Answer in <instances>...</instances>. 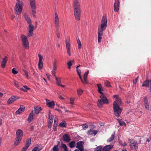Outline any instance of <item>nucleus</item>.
<instances>
[{"label": "nucleus", "instance_id": "obj_1", "mask_svg": "<svg viewBox=\"0 0 151 151\" xmlns=\"http://www.w3.org/2000/svg\"><path fill=\"white\" fill-rule=\"evenodd\" d=\"M107 20L105 17H103L101 21V26H98V42H101L103 35V32L106 29L107 27Z\"/></svg>", "mask_w": 151, "mask_h": 151}, {"label": "nucleus", "instance_id": "obj_2", "mask_svg": "<svg viewBox=\"0 0 151 151\" xmlns=\"http://www.w3.org/2000/svg\"><path fill=\"white\" fill-rule=\"evenodd\" d=\"M120 99L116 100L113 105L114 114L116 117H119L122 110V108L119 106V104L121 103Z\"/></svg>", "mask_w": 151, "mask_h": 151}, {"label": "nucleus", "instance_id": "obj_3", "mask_svg": "<svg viewBox=\"0 0 151 151\" xmlns=\"http://www.w3.org/2000/svg\"><path fill=\"white\" fill-rule=\"evenodd\" d=\"M100 99H99L97 102V106L99 107H102L104 104H108L109 101L106 97L104 95H101L100 96Z\"/></svg>", "mask_w": 151, "mask_h": 151}, {"label": "nucleus", "instance_id": "obj_4", "mask_svg": "<svg viewBox=\"0 0 151 151\" xmlns=\"http://www.w3.org/2000/svg\"><path fill=\"white\" fill-rule=\"evenodd\" d=\"M23 5V2L17 3L14 9L16 15H19L21 13L22 11V6Z\"/></svg>", "mask_w": 151, "mask_h": 151}, {"label": "nucleus", "instance_id": "obj_5", "mask_svg": "<svg viewBox=\"0 0 151 151\" xmlns=\"http://www.w3.org/2000/svg\"><path fill=\"white\" fill-rule=\"evenodd\" d=\"M21 38L24 47L25 48L28 49L29 48V43L27 37L23 35H22L21 36Z\"/></svg>", "mask_w": 151, "mask_h": 151}, {"label": "nucleus", "instance_id": "obj_6", "mask_svg": "<svg viewBox=\"0 0 151 151\" xmlns=\"http://www.w3.org/2000/svg\"><path fill=\"white\" fill-rule=\"evenodd\" d=\"M129 143L132 150H137L138 147L137 146V143L136 141H133L132 140L129 139Z\"/></svg>", "mask_w": 151, "mask_h": 151}, {"label": "nucleus", "instance_id": "obj_7", "mask_svg": "<svg viewBox=\"0 0 151 151\" xmlns=\"http://www.w3.org/2000/svg\"><path fill=\"white\" fill-rule=\"evenodd\" d=\"M67 38L68 40H65L66 46L67 50V52L69 56H70V40L69 37H68Z\"/></svg>", "mask_w": 151, "mask_h": 151}, {"label": "nucleus", "instance_id": "obj_8", "mask_svg": "<svg viewBox=\"0 0 151 151\" xmlns=\"http://www.w3.org/2000/svg\"><path fill=\"white\" fill-rule=\"evenodd\" d=\"M34 29V26L32 24H29L28 28L29 33L27 35L28 37H31L33 34V32Z\"/></svg>", "mask_w": 151, "mask_h": 151}, {"label": "nucleus", "instance_id": "obj_9", "mask_svg": "<svg viewBox=\"0 0 151 151\" xmlns=\"http://www.w3.org/2000/svg\"><path fill=\"white\" fill-rule=\"evenodd\" d=\"M30 3L32 9V11L33 14H35L36 13L35 9V0H30Z\"/></svg>", "mask_w": 151, "mask_h": 151}, {"label": "nucleus", "instance_id": "obj_10", "mask_svg": "<svg viewBox=\"0 0 151 151\" xmlns=\"http://www.w3.org/2000/svg\"><path fill=\"white\" fill-rule=\"evenodd\" d=\"M74 12L76 19L77 20H79L81 18V9L74 10Z\"/></svg>", "mask_w": 151, "mask_h": 151}, {"label": "nucleus", "instance_id": "obj_11", "mask_svg": "<svg viewBox=\"0 0 151 151\" xmlns=\"http://www.w3.org/2000/svg\"><path fill=\"white\" fill-rule=\"evenodd\" d=\"M74 10L81 9L80 5L78 0H74L73 2Z\"/></svg>", "mask_w": 151, "mask_h": 151}, {"label": "nucleus", "instance_id": "obj_12", "mask_svg": "<svg viewBox=\"0 0 151 151\" xmlns=\"http://www.w3.org/2000/svg\"><path fill=\"white\" fill-rule=\"evenodd\" d=\"M119 0H115L114 6V9L115 12H118L119 10L120 2Z\"/></svg>", "mask_w": 151, "mask_h": 151}, {"label": "nucleus", "instance_id": "obj_13", "mask_svg": "<svg viewBox=\"0 0 151 151\" xmlns=\"http://www.w3.org/2000/svg\"><path fill=\"white\" fill-rule=\"evenodd\" d=\"M83 144L84 142H83L82 141H79L77 143L76 147L78 148L80 151H83Z\"/></svg>", "mask_w": 151, "mask_h": 151}, {"label": "nucleus", "instance_id": "obj_14", "mask_svg": "<svg viewBox=\"0 0 151 151\" xmlns=\"http://www.w3.org/2000/svg\"><path fill=\"white\" fill-rule=\"evenodd\" d=\"M16 134L17 137L22 139L23 135V132L21 129H18L16 131Z\"/></svg>", "mask_w": 151, "mask_h": 151}, {"label": "nucleus", "instance_id": "obj_15", "mask_svg": "<svg viewBox=\"0 0 151 151\" xmlns=\"http://www.w3.org/2000/svg\"><path fill=\"white\" fill-rule=\"evenodd\" d=\"M143 103L145 106V108L146 109L149 110V105L147 97L146 96L143 99Z\"/></svg>", "mask_w": 151, "mask_h": 151}, {"label": "nucleus", "instance_id": "obj_16", "mask_svg": "<svg viewBox=\"0 0 151 151\" xmlns=\"http://www.w3.org/2000/svg\"><path fill=\"white\" fill-rule=\"evenodd\" d=\"M8 58L6 56H5L3 58L1 65V66L2 68H4L5 67Z\"/></svg>", "mask_w": 151, "mask_h": 151}, {"label": "nucleus", "instance_id": "obj_17", "mask_svg": "<svg viewBox=\"0 0 151 151\" xmlns=\"http://www.w3.org/2000/svg\"><path fill=\"white\" fill-rule=\"evenodd\" d=\"M46 104L47 106L50 108H53L55 106V103L53 101H50L46 99Z\"/></svg>", "mask_w": 151, "mask_h": 151}, {"label": "nucleus", "instance_id": "obj_18", "mask_svg": "<svg viewBox=\"0 0 151 151\" xmlns=\"http://www.w3.org/2000/svg\"><path fill=\"white\" fill-rule=\"evenodd\" d=\"M63 139L64 141L67 142H69L71 140V139L67 134H64L63 137Z\"/></svg>", "mask_w": 151, "mask_h": 151}, {"label": "nucleus", "instance_id": "obj_19", "mask_svg": "<svg viewBox=\"0 0 151 151\" xmlns=\"http://www.w3.org/2000/svg\"><path fill=\"white\" fill-rule=\"evenodd\" d=\"M54 22L55 26H59V20L57 13L56 12L55 14Z\"/></svg>", "mask_w": 151, "mask_h": 151}, {"label": "nucleus", "instance_id": "obj_20", "mask_svg": "<svg viewBox=\"0 0 151 151\" xmlns=\"http://www.w3.org/2000/svg\"><path fill=\"white\" fill-rule=\"evenodd\" d=\"M17 100L16 97L14 96H12L8 99L7 103L8 104H11Z\"/></svg>", "mask_w": 151, "mask_h": 151}, {"label": "nucleus", "instance_id": "obj_21", "mask_svg": "<svg viewBox=\"0 0 151 151\" xmlns=\"http://www.w3.org/2000/svg\"><path fill=\"white\" fill-rule=\"evenodd\" d=\"M97 132L98 131L96 130H94L92 129H90L87 131V133L88 135H91L94 134V135H95L97 134Z\"/></svg>", "mask_w": 151, "mask_h": 151}, {"label": "nucleus", "instance_id": "obj_22", "mask_svg": "<svg viewBox=\"0 0 151 151\" xmlns=\"http://www.w3.org/2000/svg\"><path fill=\"white\" fill-rule=\"evenodd\" d=\"M25 107L24 106H20L19 109L17 110L15 113L16 114H19L23 112L24 110Z\"/></svg>", "mask_w": 151, "mask_h": 151}, {"label": "nucleus", "instance_id": "obj_23", "mask_svg": "<svg viewBox=\"0 0 151 151\" xmlns=\"http://www.w3.org/2000/svg\"><path fill=\"white\" fill-rule=\"evenodd\" d=\"M112 145H109L105 146L103 149L102 151H109L112 148Z\"/></svg>", "mask_w": 151, "mask_h": 151}, {"label": "nucleus", "instance_id": "obj_24", "mask_svg": "<svg viewBox=\"0 0 151 151\" xmlns=\"http://www.w3.org/2000/svg\"><path fill=\"white\" fill-rule=\"evenodd\" d=\"M24 16L25 20L27 22L28 24H32V21L30 18L29 17L28 15L25 14L24 15Z\"/></svg>", "mask_w": 151, "mask_h": 151}, {"label": "nucleus", "instance_id": "obj_25", "mask_svg": "<svg viewBox=\"0 0 151 151\" xmlns=\"http://www.w3.org/2000/svg\"><path fill=\"white\" fill-rule=\"evenodd\" d=\"M33 116L34 113L32 111L30 114L27 120L29 122H31L33 120Z\"/></svg>", "mask_w": 151, "mask_h": 151}, {"label": "nucleus", "instance_id": "obj_26", "mask_svg": "<svg viewBox=\"0 0 151 151\" xmlns=\"http://www.w3.org/2000/svg\"><path fill=\"white\" fill-rule=\"evenodd\" d=\"M89 73V70H88L84 74L83 77H84V80L85 81V83L88 84V83L87 80V77L88 76V75Z\"/></svg>", "mask_w": 151, "mask_h": 151}, {"label": "nucleus", "instance_id": "obj_27", "mask_svg": "<svg viewBox=\"0 0 151 151\" xmlns=\"http://www.w3.org/2000/svg\"><path fill=\"white\" fill-rule=\"evenodd\" d=\"M97 86L98 87V92L100 93L101 95H104V93L101 92V91L103 90L100 84H99L97 85Z\"/></svg>", "mask_w": 151, "mask_h": 151}, {"label": "nucleus", "instance_id": "obj_28", "mask_svg": "<svg viewBox=\"0 0 151 151\" xmlns=\"http://www.w3.org/2000/svg\"><path fill=\"white\" fill-rule=\"evenodd\" d=\"M31 138H29L26 141V143L25 145L24 146L25 147H26V148H28L29 147L31 143Z\"/></svg>", "mask_w": 151, "mask_h": 151}, {"label": "nucleus", "instance_id": "obj_29", "mask_svg": "<svg viewBox=\"0 0 151 151\" xmlns=\"http://www.w3.org/2000/svg\"><path fill=\"white\" fill-rule=\"evenodd\" d=\"M22 139L19 138H18L16 137L15 141L14 143V145L15 146L17 145L20 143Z\"/></svg>", "mask_w": 151, "mask_h": 151}, {"label": "nucleus", "instance_id": "obj_30", "mask_svg": "<svg viewBox=\"0 0 151 151\" xmlns=\"http://www.w3.org/2000/svg\"><path fill=\"white\" fill-rule=\"evenodd\" d=\"M41 108L39 107H36L35 109V111L36 114H38L41 111Z\"/></svg>", "mask_w": 151, "mask_h": 151}, {"label": "nucleus", "instance_id": "obj_31", "mask_svg": "<svg viewBox=\"0 0 151 151\" xmlns=\"http://www.w3.org/2000/svg\"><path fill=\"white\" fill-rule=\"evenodd\" d=\"M115 134V132L114 134L111 135V137H110L108 139H107V141L108 142H111L114 138Z\"/></svg>", "mask_w": 151, "mask_h": 151}, {"label": "nucleus", "instance_id": "obj_32", "mask_svg": "<svg viewBox=\"0 0 151 151\" xmlns=\"http://www.w3.org/2000/svg\"><path fill=\"white\" fill-rule=\"evenodd\" d=\"M20 89L24 91H27V90H29L30 88H28L27 86H23V87L20 88Z\"/></svg>", "mask_w": 151, "mask_h": 151}, {"label": "nucleus", "instance_id": "obj_33", "mask_svg": "<svg viewBox=\"0 0 151 151\" xmlns=\"http://www.w3.org/2000/svg\"><path fill=\"white\" fill-rule=\"evenodd\" d=\"M76 142H75L72 141L70 142L69 144V146L70 148H72L75 147Z\"/></svg>", "mask_w": 151, "mask_h": 151}, {"label": "nucleus", "instance_id": "obj_34", "mask_svg": "<svg viewBox=\"0 0 151 151\" xmlns=\"http://www.w3.org/2000/svg\"><path fill=\"white\" fill-rule=\"evenodd\" d=\"M104 84L105 86L107 87H111V86L110 83L108 81L106 80L105 81Z\"/></svg>", "mask_w": 151, "mask_h": 151}, {"label": "nucleus", "instance_id": "obj_35", "mask_svg": "<svg viewBox=\"0 0 151 151\" xmlns=\"http://www.w3.org/2000/svg\"><path fill=\"white\" fill-rule=\"evenodd\" d=\"M66 122L63 121L59 125L62 127H65L66 126Z\"/></svg>", "mask_w": 151, "mask_h": 151}, {"label": "nucleus", "instance_id": "obj_36", "mask_svg": "<svg viewBox=\"0 0 151 151\" xmlns=\"http://www.w3.org/2000/svg\"><path fill=\"white\" fill-rule=\"evenodd\" d=\"M55 80L57 84L59 86L60 85L61 81L60 78H58L57 77H55Z\"/></svg>", "mask_w": 151, "mask_h": 151}, {"label": "nucleus", "instance_id": "obj_37", "mask_svg": "<svg viewBox=\"0 0 151 151\" xmlns=\"http://www.w3.org/2000/svg\"><path fill=\"white\" fill-rule=\"evenodd\" d=\"M38 66L39 69L40 70L42 69L43 67V63L42 62H39L38 63Z\"/></svg>", "mask_w": 151, "mask_h": 151}, {"label": "nucleus", "instance_id": "obj_38", "mask_svg": "<svg viewBox=\"0 0 151 151\" xmlns=\"http://www.w3.org/2000/svg\"><path fill=\"white\" fill-rule=\"evenodd\" d=\"M77 43L78 44V48L79 49H81L82 47V45L81 42L79 39L77 40Z\"/></svg>", "mask_w": 151, "mask_h": 151}, {"label": "nucleus", "instance_id": "obj_39", "mask_svg": "<svg viewBox=\"0 0 151 151\" xmlns=\"http://www.w3.org/2000/svg\"><path fill=\"white\" fill-rule=\"evenodd\" d=\"M102 147L101 146H99L97 147L95 149L94 151H101Z\"/></svg>", "mask_w": 151, "mask_h": 151}, {"label": "nucleus", "instance_id": "obj_40", "mask_svg": "<svg viewBox=\"0 0 151 151\" xmlns=\"http://www.w3.org/2000/svg\"><path fill=\"white\" fill-rule=\"evenodd\" d=\"M83 92V91L81 89L77 90L78 94V96H80L82 94Z\"/></svg>", "mask_w": 151, "mask_h": 151}, {"label": "nucleus", "instance_id": "obj_41", "mask_svg": "<svg viewBox=\"0 0 151 151\" xmlns=\"http://www.w3.org/2000/svg\"><path fill=\"white\" fill-rule=\"evenodd\" d=\"M52 150L53 151H58L59 150L58 146V145L54 146L52 148Z\"/></svg>", "mask_w": 151, "mask_h": 151}, {"label": "nucleus", "instance_id": "obj_42", "mask_svg": "<svg viewBox=\"0 0 151 151\" xmlns=\"http://www.w3.org/2000/svg\"><path fill=\"white\" fill-rule=\"evenodd\" d=\"M62 148L64 149V151H68L67 147L65 144H62Z\"/></svg>", "mask_w": 151, "mask_h": 151}, {"label": "nucleus", "instance_id": "obj_43", "mask_svg": "<svg viewBox=\"0 0 151 151\" xmlns=\"http://www.w3.org/2000/svg\"><path fill=\"white\" fill-rule=\"evenodd\" d=\"M119 123L120 126L125 125V123L121 120H119Z\"/></svg>", "mask_w": 151, "mask_h": 151}, {"label": "nucleus", "instance_id": "obj_44", "mask_svg": "<svg viewBox=\"0 0 151 151\" xmlns=\"http://www.w3.org/2000/svg\"><path fill=\"white\" fill-rule=\"evenodd\" d=\"M49 114L50 115H49V117L48 119L50 120L53 121V119L54 118V116L52 115H50V111H49Z\"/></svg>", "mask_w": 151, "mask_h": 151}, {"label": "nucleus", "instance_id": "obj_45", "mask_svg": "<svg viewBox=\"0 0 151 151\" xmlns=\"http://www.w3.org/2000/svg\"><path fill=\"white\" fill-rule=\"evenodd\" d=\"M74 62V60H70L68 62L67 64L68 66H71L72 65V63Z\"/></svg>", "mask_w": 151, "mask_h": 151}, {"label": "nucleus", "instance_id": "obj_46", "mask_svg": "<svg viewBox=\"0 0 151 151\" xmlns=\"http://www.w3.org/2000/svg\"><path fill=\"white\" fill-rule=\"evenodd\" d=\"M119 142L120 144H121L123 146H125L127 145L126 143L125 142H123L122 141H119Z\"/></svg>", "mask_w": 151, "mask_h": 151}, {"label": "nucleus", "instance_id": "obj_47", "mask_svg": "<svg viewBox=\"0 0 151 151\" xmlns=\"http://www.w3.org/2000/svg\"><path fill=\"white\" fill-rule=\"evenodd\" d=\"M82 127L84 130H86L88 127V125L87 124H83L82 125Z\"/></svg>", "mask_w": 151, "mask_h": 151}, {"label": "nucleus", "instance_id": "obj_48", "mask_svg": "<svg viewBox=\"0 0 151 151\" xmlns=\"http://www.w3.org/2000/svg\"><path fill=\"white\" fill-rule=\"evenodd\" d=\"M12 73L14 74H16L18 73V71L16 70L15 68H14L12 69Z\"/></svg>", "mask_w": 151, "mask_h": 151}, {"label": "nucleus", "instance_id": "obj_49", "mask_svg": "<svg viewBox=\"0 0 151 151\" xmlns=\"http://www.w3.org/2000/svg\"><path fill=\"white\" fill-rule=\"evenodd\" d=\"M23 71L24 72V75L26 76V77L27 78H29L28 74V73H27V72L26 70H23Z\"/></svg>", "mask_w": 151, "mask_h": 151}, {"label": "nucleus", "instance_id": "obj_50", "mask_svg": "<svg viewBox=\"0 0 151 151\" xmlns=\"http://www.w3.org/2000/svg\"><path fill=\"white\" fill-rule=\"evenodd\" d=\"M40 149L39 148L37 147H35L32 149V151H39Z\"/></svg>", "mask_w": 151, "mask_h": 151}, {"label": "nucleus", "instance_id": "obj_51", "mask_svg": "<svg viewBox=\"0 0 151 151\" xmlns=\"http://www.w3.org/2000/svg\"><path fill=\"white\" fill-rule=\"evenodd\" d=\"M57 126V123H54L53 125V129L54 131H56V130Z\"/></svg>", "mask_w": 151, "mask_h": 151}, {"label": "nucleus", "instance_id": "obj_52", "mask_svg": "<svg viewBox=\"0 0 151 151\" xmlns=\"http://www.w3.org/2000/svg\"><path fill=\"white\" fill-rule=\"evenodd\" d=\"M38 56L39 58V62H42V60L43 59L42 56L41 55L39 54L38 55Z\"/></svg>", "mask_w": 151, "mask_h": 151}, {"label": "nucleus", "instance_id": "obj_53", "mask_svg": "<svg viewBox=\"0 0 151 151\" xmlns=\"http://www.w3.org/2000/svg\"><path fill=\"white\" fill-rule=\"evenodd\" d=\"M75 100L74 98H71L70 99V104L73 105L74 104V102Z\"/></svg>", "mask_w": 151, "mask_h": 151}, {"label": "nucleus", "instance_id": "obj_54", "mask_svg": "<svg viewBox=\"0 0 151 151\" xmlns=\"http://www.w3.org/2000/svg\"><path fill=\"white\" fill-rule=\"evenodd\" d=\"M57 70V66L55 64H54L53 65V67L52 71H55Z\"/></svg>", "mask_w": 151, "mask_h": 151}, {"label": "nucleus", "instance_id": "obj_55", "mask_svg": "<svg viewBox=\"0 0 151 151\" xmlns=\"http://www.w3.org/2000/svg\"><path fill=\"white\" fill-rule=\"evenodd\" d=\"M79 76V78H80V79H81V82L83 83V84H85V81H84L83 79H82V78H81V74H78Z\"/></svg>", "mask_w": 151, "mask_h": 151}, {"label": "nucleus", "instance_id": "obj_56", "mask_svg": "<svg viewBox=\"0 0 151 151\" xmlns=\"http://www.w3.org/2000/svg\"><path fill=\"white\" fill-rule=\"evenodd\" d=\"M53 121L48 119V124H50V126H51L52 123Z\"/></svg>", "mask_w": 151, "mask_h": 151}, {"label": "nucleus", "instance_id": "obj_57", "mask_svg": "<svg viewBox=\"0 0 151 151\" xmlns=\"http://www.w3.org/2000/svg\"><path fill=\"white\" fill-rule=\"evenodd\" d=\"M14 84H15V86L17 87L18 88V87H19V83L18 82H17V81H14Z\"/></svg>", "mask_w": 151, "mask_h": 151}, {"label": "nucleus", "instance_id": "obj_58", "mask_svg": "<svg viewBox=\"0 0 151 151\" xmlns=\"http://www.w3.org/2000/svg\"><path fill=\"white\" fill-rule=\"evenodd\" d=\"M139 76H138L137 78H136L135 79V80H134L133 81V83L134 84H136L137 81L138 79V78Z\"/></svg>", "mask_w": 151, "mask_h": 151}, {"label": "nucleus", "instance_id": "obj_59", "mask_svg": "<svg viewBox=\"0 0 151 151\" xmlns=\"http://www.w3.org/2000/svg\"><path fill=\"white\" fill-rule=\"evenodd\" d=\"M28 148H26V147H25L24 146L22 149L21 151H26Z\"/></svg>", "mask_w": 151, "mask_h": 151}, {"label": "nucleus", "instance_id": "obj_60", "mask_svg": "<svg viewBox=\"0 0 151 151\" xmlns=\"http://www.w3.org/2000/svg\"><path fill=\"white\" fill-rule=\"evenodd\" d=\"M58 121V118L57 117L55 116V118L54 123H57Z\"/></svg>", "mask_w": 151, "mask_h": 151}, {"label": "nucleus", "instance_id": "obj_61", "mask_svg": "<svg viewBox=\"0 0 151 151\" xmlns=\"http://www.w3.org/2000/svg\"><path fill=\"white\" fill-rule=\"evenodd\" d=\"M77 72L78 74H81V71L79 69H76Z\"/></svg>", "mask_w": 151, "mask_h": 151}, {"label": "nucleus", "instance_id": "obj_62", "mask_svg": "<svg viewBox=\"0 0 151 151\" xmlns=\"http://www.w3.org/2000/svg\"><path fill=\"white\" fill-rule=\"evenodd\" d=\"M56 35L58 38L59 39L60 37V33H56Z\"/></svg>", "mask_w": 151, "mask_h": 151}, {"label": "nucleus", "instance_id": "obj_63", "mask_svg": "<svg viewBox=\"0 0 151 151\" xmlns=\"http://www.w3.org/2000/svg\"><path fill=\"white\" fill-rule=\"evenodd\" d=\"M113 97L114 98L117 99H118V95H114L113 96Z\"/></svg>", "mask_w": 151, "mask_h": 151}, {"label": "nucleus", "instance_id": "obj_64", "mask_svg": "<svg viewBox=\"0 0 151 151\" xmlns=\"http://www.w3.org/2000/svg\"><path fill=\"white\" fill-rule=\"evenodd\" d=\"M52 73L53 76H55V71H52Z\"/></svg>", "mask_w": 151, "mask_h": 151}]
</instances>
